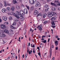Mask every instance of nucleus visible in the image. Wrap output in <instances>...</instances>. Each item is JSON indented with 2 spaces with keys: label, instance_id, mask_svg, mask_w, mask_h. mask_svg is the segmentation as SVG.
<instances>
[{
  "label": "nucleus",
  "instance_id": "1",
  "mask_svg": "<svg viewBox=\"0 0 60 60\" xmlns=\"http://www.w3.org/2000/svg\"><path fill=\"white\" fill-rule=\"evenodd\" d=\"M29 3L30 4H34L36 7H41V6L40 3L38 1L35 2L34 0H29Z\"/></svg>",
  "mask_w": 60,
  "mask_h": 60
},
{
  "label": "nucleus",
  "instance_id": "2",
  "mask_svg": "<svg viewBox=\"0 0 60 60\" xmlns=\"http://www.w3.org/2000/svg\"><path fill=\"white\" fill-rule=\"evenodd\" d=\"M56 15V13L52 12H49L48 14V16L49 17H52L53 16Z\"/></svg>",
  "mask_w": 60,
  "mask_h": 60
},
{
  "label": "nucleus",
  "instance_id": "3",
  "mask_svg": "<svg viewBox=\"0 0 60 60\" xmlns=\"http://www.w3.org/2000/svg\"><path fill=\"white\" fill-rule=\"evenodd\" d=\"M5 36V35L4 34V33L2 32H1L0 33V37L3 38V37H4Z\"/></svg>",
  "mask_w": 60,
  "mask_h": 60
},
{
  "label": "nucleus",
  "instance_id": "4",
  "mask_svg": "<svg viewBox=\"0 0 60 60\" xmlns=\"http://www.w3.org/2000/svg\"><path fill=\"white\" fill-rule=\"evenodd\" d=\"M42 25L41 24L40 26H38V27H37V28H38V29L40 30V31H41L42 30V28H41V27H42Z\"/></svg>",
  "mask_w": 60,
  "mask_h": 60
},
{
  "label": "nucleus",
  "instance_id": "5",
  "mask_svg": "<svg viewBox=\"0 0 60 60\" xmlns=\"http://www.w3.org/2000/svg\"><path fill=\"white\" fill-rule=\"evenodd\" d=\"M15 16L18 19H16L15 21H16V22L18 21H19V20L18 19L20 18V17H19V16H18L17 15L15 14Z\"/></svg>",
  "mask_w": 60,
  "mask_h": 60
},
{
  "label": "nucleus",
  "instance_id": "6",
  "mask_svg": "<svg viewBox=\"0 0 60 60\" xmlns=\"http://www.w3.org/2000/svg\"><path fill=\"white\" fill-rule=\"evenodd\" d=\"M19 13L21 16V14H22V15H24V12L22 10H20L19 11Z\"/></svg>",
  "mask_w": 60,
  "mask_h": 60
},
{
  "label": "nucleus",
  "instance_id": "7",
  "mask_svg": "<svg viewBox=\"0 0 60 60\" xmlns=\"http://www.w3.org/2000/svg\"><path fill=\"white\" fill-rule=\"evenodd\" d=\"M56 22H57V21H52L51 22L52 26H55V23Z\"/></svg>",
  "mask_w": 60,
  "mask_h": 60
},
{
  "label": "nucleus",
  "instance_id": "8",
  "mask_svg": "<svg viewBox=\"0 0 60 60\" xmlns=\"http://www.w3.org/2000/svg\"><path fill=\"white\" fill-rule=\"evenodd\" d=\"M24 12L25 14H27V13L28 12V11H27V9H25L24 10Z\"/></svg>",
  "mask_w": 60,
  "mask_h": 60
},
{
  "label": "nucleus",
  "instance_id": "9",
  "mask_svg": "<svg viewBox=\"0 0 60 60\" xmlns=\"http://www.w3.org/2000/svg\"><path fill=\"white\" fill-rule=\"evenodd\" d=\"M19 17H20H20H22L21 18V20L22 21H23V20H24V19H25V18L24 17H23V16H22V15H20V16Z\"/></svg>",
  "mask_w": 60,
  "mask_h": 60
},
{
  "label": "nucleus",
  "instance_id": "10",
  "mask_svg": "<svg viewBox=\"0 0 60 60\" xmlns=\"http://www.w3.org/2000/svg\"><path fill=\"white\" fill-rule=\"evenodd\" d=\"M57 18L56 16H55L54 17H52V18L51 19V20H52L53 21H54V20H55L56 19V18Z\"/></svg>",
  "mask_w": 60,
  "mask_h": 60
},
{
  "label": "nucleus",
  "instance_id": "11",
  "mask_svg": "<svg viewBox=\"0 0 60 60\" xmlns=\"http://www.w3.org/2000/svg\"><path fill=\"white\" fill-rule=\"evenodd\" d=\"M2 19L4 21H6L7 19V18L6 16H4L2 17Z\"/></svg>",
  "mask_w": 60,
  "mask_h": 60
},
{
  "label": "nucleus",
  "instance_id": "12",
  "mask_svg": "<svg viewBox=\"0 0 60 60\" xmlns=\"http://www.w3.org/2000/svg\"><path fill=\"white\" fill-rule=\"evenodd\" d=\"M38 13H39V12L36 10H35L34 11V14L35 15H37Z\"/></svg>",
  "mask_w": 60,
  "mask_h": 60
},
{
  "label": "nucleus",
  "instance_id": "13",
  "mask_svg": "<svg viewBox=\"0 0 60 60\" xmlns=\"http://www.w3.org/2000/svg\"><path fill=\"white\" fill-rule=\"evenodd\" d=\"M6 26L5 25H1V28L2 29H4V28H5Z\"/></svg>",
  "mask_w": 60,
  "mask_h": 60
},
{
  "label": "nucleus",
  "instance_id": "14",
  "mask_svg": "<svg viewBox=\"0 0 60 60\" xmlns=\"http://www.w3.org/2000/svg\"><path fill=\"white\" fill-rule=\"evenodd\" d=\"M6 11V10L4 8L2 10V11L4 13H5Z\"/></svg>",
  "mask_w": 60,
  "mask_h": 60
},
{
  "label": "nucleus",
  "instance_id": "15",
  "mask_svg": "<svg viewBox=\"0 0 60 60\" xmlns=\"http://www.w3.org/2000/svg\"><path fill=\"white\" fill-rule=\"evenodd\" d=\"M16 13L17 15H18L19 16H20V15L21 16V15H20V14L19 13V12L18 11H16Z\"/></svg>",
  "mask_w": 60,
  "mask_h": 60
},
{
  "label": "nucleus",
  "instance_id": "16",
  "mask_svg": "<svg viewBox=\"0 0 60 60\" xmlns=\"http://www.w3.org/2000/svg\"><path fill=\"white\" fill-rule=\"evenodd\" d=\"M4 31L5 33H7H7L9 32V31L6 29H4Z\"/></svg>",
  "mask_w": 60,
  "mask_h": 60
},
{
  "label": "nucleus",
  "instance_id": "17",
  "mask_svg": "<svg viewBox=\"0 0 60 60\" xmlns=\"http://www.w3.org/2000/svg\"><path fill=\"white\" fill-rule=\"evenodd\" d=\"M52 54V49H51L50 50V54L49 57L50 58L51 56V55Z\"/></svg>",
  "mask_w": 60,
  "mask_h": 60
},
{
  "label": "nucleus",
  "instance_id": "18",
  "mask_svg": "<svg viewBox=\"0 0 60 60\" xmlns=\"http://www.w3.org/2000/svg\"><path fill=\"white\" fill-rule=\"evenodd\" d=\"M44 7L45 8H47L49 7V5L46 4L44 6Z\"/></svg>",
  "mask_w": 60,
  "mask_h": 60
},
{
  "label": "nucleus",
  "instance_id": "19",
  "mask_svg": "<svg viewBox=\"0 0 60 60\" xmlns=\"http://www.w3.org/2000/svg\"><path fill=\"white\" fill-rule=\"evenodd\" d=\"M6 9L8 11H11V9L9 7H7L6 8Z\"/></svg>",
  "mask_w": 60,
  "mask_h": 60
},
{
  "label": "nucleus",
  "instance_id": "20",
  "mask_svg": "<svg viewBox=\"0 0 60 60\" xmlns=\"http://www.w3.org/2000/svg\"><path fill=\"white\" fill-rule=\"evenodd\" d=\"M47 16V14H43V18H45L46 16Z\"/></svg>",
  "mask_w": 60,
  "mask_h": 60
},
{
  "label": "nucleus",
  "instance_id": "21",
  "mask_svg": "<svg viewBox=\"0 0 60 60\" xmlns=\"http://www.w3.org/2000/svg\"><path fill=\"white\" fill-rule=\"evenodd\" d=\"M15 9V7H12L11 8V10L12 11H14V9Z\"/></svg>",
  "mask_w": 60,
  "mask_h": 60
},
{
  "label": "nucleus",
  "instance_id": "22",
  "mask_svg": "<svg viewBox=\"0 0 60 60\" xmlns=\"http://www.w3.org/2000/svg\"><path fill=\"white\" fill-rule=\"evenodd\" d=\"M52 10L53 11H56V8L54 7H52Z\"/></svg>",
  "mask_w": 60,
  "mask_h": 60
},
{
  "label": "nucleus",
  "instance_id": "23",
  "mask_svg": "<svg viewBox=\"0 0 60 60\" xmlns=\"http://www.w3.org/2000/svg\"><path fill=\"white\" fill-rule=\"evenodd\" d=\"M13 2L14 4H16V3H17V2L16 1V0H14Z\"/></svg>",
  "mask_w": 60,
  "mask_h": 60
},
{
  "label": "nucleus",
  "instance_id": "24",
  "mask_svg": "<svg viewBox=\"0 0 60 60\" xmlns=\"http://www.w3.org/2000/svg\"><path fill=\"white\" fill-rule=\"evenodd\" d=\"M51 5H52V6H55V5L56 4H55V3H51Z\"/></svg>",
  "mask_w": 60,
  "mask_h": 60
},
{
  "label": "nucleus",
  "instance_id": "25",
  "mask_svg": "<svg viewBox=\"0 0 60 60\" xmlns=\"http://www.w3.org/2000/svg\"><path fill=\"white\" fill-rule=\"evenodd\" d=\"M33 10H34V7H32L30 8V10L31 11H33Z\"/></svg>",
  "mask_w": 60,
  "mask_h": 60
},
{
  "label": "nucleus",
  "instance_id": "26",
  "mask_svg": "<svg viewBox=\"0 0 60 60\" xmlns=\"http://www.w3.org/2000/svg\"><path fill=\"white\" fill-rule=\"evenodd\" d=\"M10 28H12V29H15V27H14L13 26H10Z\"/></svg>",
  "mask_w": 60,
  "mask_h": 60
},
{
  "label": "nucleus",
  "instance_id": "27",
  "mask_svg": "<svg viewBox=\"0 0 60 60\" xmlns=\"http://www.w3.org/2000/svg\"><path fill=\"white\" fill-rule=\"evenodd\" d=\"M48 23V21H45L44 22V24H46Z\"/></svg>",
  "mask_w": 60,
  "mask_h": 60
},
{
  "label": "nucleus",
  "instance_id": "28",
  "mask_svg": "<svg viewBox=\"0 0 60 60\" xmlns=\"http://www.w3.org/2000/svg\"><path fill=\"white\" fill-rule=\"evenodd\" d=\"M27 51H28L29 54L30 55V51H29V49L28 48L27 49Z\"/></svg>",
  "mask_w": 60,
  "mask_h": 60
},
{
  "label": "nucleus",
  "instance_id": "29",
  "mask_svg": "<svg viewBox=\"0 0 60 60\" xmlns=\"http://www.w3.org/2000/svg\"><path fill=\"white\" fill-rule=\"evenodd\" d=\"M25 6L28 10H29V6H27V5H26Z\"/></svg>",
  "mask_w": 60,
  "mask_h": 60
},
{
  "label": "nucleus",
  "instance_id": "30",
  "mask_svg": "<svg viewBox=\"0 0 60 60\" xmlns=\"http://www.w3.org/2000/svg\"><path fill=\"white\" fill-rule=\"evenodd\" d=\"M7 34H8L9 35H10V36H11V33H9V31L8 32V33Z\"/></svg>",
  "mask_w": 60,
  "mask_h": 60
},
{
  "label": "nucleus",
  "instance_id": "31",
  "mask_svg": "<svg viewBox=\"0 0 60 60\" xmlns=\"http://www.w3.org/2000/svg\"><path fill=\"white\" fill-rule=\"evenodd\" d=\"M16 8L17 9H20V8H19V5L17 6L16 7Z\"/></svg>",
  "mask_w": 60,
  "mask_h": 60
},
{
  "label": "nucleus",
  "instance_id": "32",
  "mask_svg": "<svg viewBox=\"0 0 60 60\" xmlns=\"http://www.w3.org/2000/svg\"><path fill=\"white\" fill-rule=\"evenodd\" d=\"M49 8H47L45 9V11H49V10H49Z\"/></svg>",
  "mask_w": 60,
  "mask_h": 60
},
{
  "label": "nucleus",
  "instance_id": "33",
  "mask_svg": "<svg viewBox=\"0 0 60 60\" xmlns=\"http://www.w3.org/2000/svg\"><path fill=\"white\" fill-rule=\"evenodd\" d=\"M41 13H39L37 15V17H38L39 16H41Z\"/></svg>",
  "mask_w": 60,
  "mask_h": 60
},
{
  "label": "nucleus",
  "instance_id": "34",
  "mask_svg": "<svg viewBox=\"0 0 60 60\" xmlns=\"http://www.w3.org/2000/svg\"><path fill=\"white\" fill-rule=\"evenodd\" d=\"M55 43L56 45H58V43H57V41H55Z\"/></svg>",
  "mask_w": 60,
  "mask_h": 60
},
{
  "label": "nucleus",
  "instance_id": "35",
  "mask_svg": "<svg viewBox=\"0 0 60 60\" xmlns=\"http://www.w3.org/2000/svg\"><path fill=\"white\" fill-rule=\"evenodd\" d=\"M16 24V23L15 22H14L13 23V24H12V26H15Z\"/></svg>",
  "mask_w": 60,
  "mask_h": 60
},
{
  "label": "nucleus",
  "instance_id": "36",
  "mask_svg": "<svg viewBox=\"0 0 60 60\" xmlns=\"http://www.w3.org/2000/svg\"><path fill=\"white\" fill-rule=\"evenodd\" d=\"M2 7H3V4H2L0 3V7L1 8Z\"/></svg>",
  "mask_w": 60,
  "mask_h": 60
},
{
  "label": "nucleus",
  "instance_id": "37",
  "mask_svg": "<svg viewBox=\"0 0 60 60\" xmlns=\"http://www.w3.org/2000/svg\"><path fill=\"white\" fill-rule=\"evenodd\" d=\"M43 43H45L46 42H47V40H44L43 41Z\"/></svg>",
  "mask_w": 60,
  "mask_h": 60
},
{
  "label": "nucleus",
  "instance_id": "38",
  "mask_svg": "<svg viewBox=\"0 0 60 60\" xmlns=\"http://www.w3.org/2000/svg\"><path fill=\"white\" fill-rule=\"evenodd\" d=\"M7 5V4H6V2H5L4 3V5L5 6H6Z\"/></svg>",
  "mask_w": 60,
  "mask_h": 60
},
{
  "label": "nucleus",
  "instance_id": "39",
  "mask_svg": "<svg viewBox=\"0 0 60 60\" xmlns=\"http://www.w3.org/2000/svg\"><path fill=\"white\" fill-rule=\"evenodd\" d=\"M13 40L12 39L11 40V41L9 43V44H10V43H11L13 41Z\"/></svg>",
  "mask_w": 60,
  "mask_h": 60
},
{
  "label": "nucleus",
  "instance_id": "40",
  "mask_svg": "<svg viewBox=\"0 0 60 60\" xmlns=\"http://www.w3.org/2000/svg\"><path fill=\"white\" fill-rule=\"evenodd\" d=\"M9 19L10 20H11V19H12V18H11V16L10 17H9Z\"/></svg>",
  "mask_w": 60,
  "mask_h": 60
},
{
  "label": "nucleus",
  "instance_id": "41",
  "mask_svg": "<svg viewBox=\"0 0 60 60\" xmlns=\"http://www.w3.org/2000/svg\"><path fill=\"white\" fill-rule=\"evenodd\" d=\"M58 2H59V1H55V3H59Z\"/></svg>",
  "mask_w": 60,
  "mask_h": 60
},
{
  "label": "nucleus",
  "instance_id": "42",
  "mask_svg": "<svg viewBox=\"0 0 60 60\" xmlns=\"http://www.w3.org/2000/svg\"><path fill=\"white\" fill-rule=\"evenodd\" d=\"M59 3V4H57V5H58V6H60V3Z\"/></svg>",
  "mask_w": 60,
  "mask_h": 60
},
{
  "label": "nucleus",
  "instance_id": "43",
  "mask_svg": "<svg viewBox=\"0 0 60 60\" xmlns=\"http://www.w3.org/2000/svg\"><path fill=\"white\" fill-rule=\"evenodd\" d=\"M10 14H11V15H12L13 14V12H11L10 13Z\"/></svg>",
  "mask_w": 60,
  "mask_h": 60
},
{
  "label": "nucleus",
  "instance_id": "44",
  "mask_svg": "<svg viewBox=\"0 0 60 60\" xmlns=\"http://www.w3.org/2000/svg\"><path fill=\"white\" fill-rule=\"evenodd\" d=\"M55 37L56 38H58V36L57 35H56Z\"/></svg>",
  "mask_w": 60,
  "mask_h": 60
},
{
  "label": "nucleus",
  "instance_id": "45",
  "mask_svg": "<svg viewBox=\"0 0 60 60\" xmlns=\"http://www.w3.org/2000/svg\"><path fill=\"white\" fill-rule=\"evenodd\" d=\"M7 5H8V6H10V4H9V3H7Z\"/></svg>",
  "mask_w": 60,
  "mask_h": 60
},
{
  "label": "nucleus",
  "instance_id": "46",
  "mask_svg": "<svg viewBox=\"0 0 60 60\" xmlns=\"http://www.w3.org/2000/svg\"><path fill=\"white\" fill-rule=\"evenodd\" d=\"M27 53L26 55H25V57L26 58V57H27Z\"/></svg>",
  "mask_w": 60,
  "mask_h": 60
},
{
  "label": "nucleus",
  "instance_id": "47",
  "mask_svg": "<svg viewBox=\"0 0 60 60\" xmlns=\"http://www.w3.org/2000/svg\"><path fill=\"white\" fill-rule=\"evenodd\" d=\"M52 27H53V28H55V27H56V26H52Z\"/></svg>",
  "mask_w": 60,
  "mask_h": 60
},
{
  "label": "nucleus",
  "instance_id": "48",
  "mask_svg": "<svg viewBox=\"0 0 60 60\" xmlns=\"http://www.w3.org/2000/svg\"><path fill=\"white\" fill-rule=\"evenodd\" d=\"M10 31H11V32H13V31L12 29H10L9 30Z\"/></svg>",
  "mask_w": 60,
  "mask_h": 60
},
{
  "label": "nucleus",
  "instance_id": "49",
  "mask_svg": "<svg viewBox=\"0 0 60 60\" xmlns=\"http://www.w3.org/2000/svg\"><path fill=\"white\" fill-rule=\"evenodd\" d=\"M43 37H44V38H45V36H42V38H43Z\"/></svg>",
  "mask_w": 60,
  "mask_h": 60
},
{
  "label": "nucleus",
  "instance_id": "50",
  "mask_svg": "<svg viewBox=\"0 0 60 60\" xmlns=\"http://www.w3.org/2000/svg\"><path fill=\"white\" fill-rule=\"evenodd\" d=\"M32 47H33V48H35V45H33Z\"/></svg>",
  "mask_w": 60,
  "mask_h": 60
},
{
  "label": "nucleus",
  "instance_id": "51",
  "mask_svg": "<svg viewBox=\"0 0 60 60\" xmlns=\"http://www.w3.org/2000/svg\"><path fill=\"white\" fill-rule=\"evenodd\" d=\"M21 7H24V6L23 5H22L21 6Z\"/></svg>",
  "mask_w": 60,
  "mask_h": 60
},
{
  "label": "nucleus",
  "instance_id": "52",
  "mask_svg": "<svg viewBox=\"0 0 60 60\" xmlns=\"http://www.w3.org/2000/svg\"><path fill=\"white\" fill-rule=\"evenodd\" d=\"M50 40V38H49L48 40V42H49V41Z\"/></svg>",
  "mask_w": 60,
  "mask_h": 60
},
{
  "label": "nucleus",
  "instance_id": "53",
  "mask_svg": "<svg viewBox=\"0 0 60 60\" xmlns=\"http://www.w3.org/2000/svg\"><path fill=\"white\" fill-rule=\"evenodd\" d=\"M38 55L39 56L41 55V53L40 52H39L38 53Z\"/></svg>",
  "mask_w": 60,
  "mask_h": 60
},
{
  "label": "nucleus",
  "instance_id": "54",
  "mask_svg": "<svg viewBox=\"0 0 60 60\" xmlns=\"http://www.w3.org/2000/svg\"><path fill=\"white\" fill-rule=\"evenodd\" d=\"M54 59H55V57H53L52 59V60H54Z\"/></svg>",
  "mask_w": 60,
  "mask_h": 60
},
{
  "label": "nucleus",
  "instance_id": "55",
  "mask_svg": "<svg viewBox=\"0 0 60 60\" xmlns=\"http://www.w3.org/2000/svg\"><path fill=\"white\" fill-rule=\"evenodd\" d=\"M30 43H28L29 46H30Z\"/></svg>",
  "mask_w": 60,
  "mask_h": 60
},
{
  "label": "nucleus",
  "instance_id": "56",
  "mask_svg": "<svg viewBox=\"0 0 60 60\" xmlns=\"http://www.w3.org/2000/svg\"><path fill=\"white\" fill-rule=\"evenodd\" d=\"M56 50H57L58 49V47H56Z\"/></svg>",
  "mask_w": 60,
  "mask_h": 60
},
{
  "label": "nucleus",
  "instance_id": "57",
  "mask_svg": "<svg viewBox=\"0 0 60 60\" xmlns=\"http://www.w3.org/2000/svg\"><path fill=\"white\" fill-rule=\"evenodd\" d=\"M10 57H8V58H7V59H8L9 60V59H10Z\"/></svg>",
  "mask_w": 60,
  "mask_h": 60
},
{
  "label": "nucleus",
  "instance_id": "58",
  "mask_svg": "<svg viewBox=\"0 0 60 60\" xmlns=\"http://www.w3.org/2000/svg\"><path fill=\"white\" fill-rule=\"evenodd\" d=\"M35 50H34L33 51V52L34 53H35Z\"/></svg>",
  "mask_w": 60,
  "mask_h": 60
},
{
  "label": "nucleus",
  "instance_id": "59",
  "mask_svg": "<svg viewBox=\"0 0 60 60\" xmlns=\"http://www.w3.org/2000/svg\"><path fill=\"white\" fill-rule=\"evenodd\" d=\"M30 38H30V37H29V38L30 41V40H31Z\"/></svg>",
  "mask_w": 60,
  "mask_h": 60
},
{
  "label": "nucleus",
  "instance_id": "60",
  "mask_svg": "<svg viewBox=\"0 0 60 60\" xmlns=\"http://www.w3.org/2000/svg\"><path fill=\"white\" fill-rule=\"evenodd\" d=\"M22 57L23 58L24 57V54H23V55L22 56Z\"/></svg>",
  "mask_w": 60,
  "mask_h": 60
},
{
  "label": "nucleus",
  "instance_id": "61",
  "mask_svg": "<svg viewBox=\"0 0 60 60\" xmlns=\"http://www.w3.org/2000/svg\"><path fill=\"white\" fill-rule=\"evenodd\" d=\"M57 39L58 41H59V40H60V39H59V38H57Z\"/></svg>",
  "mask_w": 60,
  "mask_h": 60
},
{
  "label": "nucleus",
  "instance_id": "62",
  "mask_svg": "<svg viewBox=\"0 0 60 60\" xmlns=\"http://www.w3.org/2000/svg\"><path fill=\"white\" fill-rule=\"evenodd\" d=\"M19 2H21L22 1V0H19Z\"/></svg>",
  "mask_w": 60,
  "mask_h": 60
},
{
  "label": "nucleus",
  "instance_id": "63",
  "mask_svg": "<svg viewBox=\"0 0 60 60\" xmlns=\"http://www.w3.org/2000/svg\"><path fill=\"white\" fill-rule=\"evenodd\" d=\"M58 9L59 11H60V8H58Z\"/></svg>",
  "mask_w": 60,
  "mask_h": 60
},
{
  "label": "nucleus",
  "instance_id": "64",
  "mask_svg": "<svg viewBox=\"0 0 60 60\" xmlns=\"http://www.w3.org/2000/svg\"><path fill=\"white\" fill-rule=\"evenodd\" d=\"M32 29L31 28H30V31H32Z\"/></svg>",
  "mask_w": 60,
  "mask_h": 60
}]
</instances>
